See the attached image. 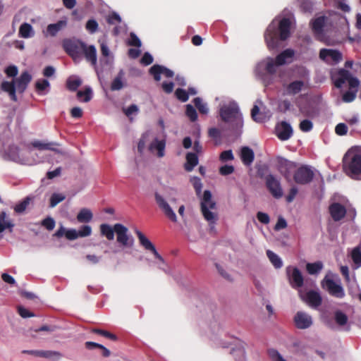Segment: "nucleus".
I'll use <instances>...</instances> for the list:
<instances>
[{"instance_id": "nucleus-1", "label": "nucleus", "mask_w": 361, "mask_h": 361, "mask_svg": "<svg viewBox=\"0 0 361 361\" xmlns=\"http://www.w3.org/2000/svg\"><path fill=\"white\" fill-rule=\"evenodd\" d=\"M295 18L291 13H283L276 17L268 26L264 38L269 50L279 47L280 41L287 39L295 25Z\"/></svg>"}, {"instance_id": "nucleus-2", "label": "nucleus", "mask_w": 361, "mask_h": 361, "mask_svg": "<svg viewBox=\"0 0 361 361\" xmlns=\"http://www.w3.org/2000/svg\"><path fill=\"white\" fill-rule=\"evenodd\" d=\"M331 78L334 85L338 88H341L343 85L348 83L349 90L343 93V102L349 103L354 101L360 85L359 80L352 76L348 71L343 68L331 70Z\"/></svg>"}, {"instance_id": "nucleus-3", "label": "nucleus", "mask_w": 361, "mask_h": 361, "mask_svg": "<svg viewBox=\"0 0 361 361\" xmlns=\"http://www.w3.org/2000/svg\"><path fill=\"white\" fill-rule=\"evenodd\" d=\"M219 116L223 121L235 130L243 127V121L237 103L231 99L222 100L219 106Z\"/></svg>"}, {"instance_id": "nucleus-4", "label": "nucleus", "mask_w": 361, "mask_h": 361, "mask_svg": "<svg viewBox=\"0 0 361 361\" xmlns=\"http://www.w3.org/2000/svg\"><path fill=\"white\" fill-rule=\"evenodd\" d=\"M165 147V140H159L150 131L144 133L137 143V150L141 154L147 150L151 154L159 157L164 156Z\"/></svg>"}, {"instance_id": "nucleus-5", "label": "nucleus", "mask_w": 361, "mask_h": 361, "mask_svg": "<svg viewBox=\"0 0 361 361\" xmlns=\"http://www.w3.org/2000/svg\"><path fill=\"white\" fill-rule=\"evenodd\" d=\"M277 68L274 58L266 57L257 63L254 69L255 75L265 86H268L272 84L271 75L276 73Z\"/></svg>"}, {"instance_id": "nucleus-6", "label": "nucleus", "mask_w": 361, "mask_h": 361, "mask_svg": "<svg viewBox=\"0 0 361 361\" xmlns=\"http://www.w3.org/2000/svg\"><path fill=\"white\" fill-rule=\"evenodd\" d=\"M310 85L306 81H302L296 78L289 82H283L281 87V92L283 96L294 97L302 92L309 89Z\"/></svg>"}, {"instance_id": "nucleus-7", "label": "nucleus", "mask_w": 361, "mask_h": 361, "mask_svg": "<svg viewBox=\"0 0 361 361\" xmlns=\"http://www.w3.org/2000/svg\"><path fill=\"white\" fill-rule=\"evenodd\" d=\"M86 44L78 39H65L63 42L64 50L70 55L74 62L79 63Z\"/></svg>"}, {"instance_id": "nucleus-8", "label": "nucleus", "mask_w": 361, "mask_h": 361, "mask_svg": "<svg viewBox=\"0 0 361 361\" xmlns=\"http://www.w3.org/2000/svg\"><path fill=\"white\" fill-rule=\"evenodd\" d=\"M216 207V203L212 200V193L209 190H204L203 197L201 202V212L204 218L211 223L215 222L216 215L209 209H213Z\"/></svg>"}, {"instance_id": "nucleus-9", "label": "nucleus", "mask_w": 361, "mask_h": 361, "mask_svg": "<svg viewBox=\"0 0 361 361\" xmlns=\"http://www.w3.org/2000/svg\"><path fill=\"white\" fill-rule=\"evenodd\" d=\"M343 169L351 178L361 180V159H343Z\"/></svg>"}, {"instance_id": "nucleus-10", "label": "nucleus", "mask_w": 361, "mask_h": 361, "mask_svg": "<svg viewBox=\"0 0 361 361\" xmlns=\"http://www.w3.org/2000/svg\"><path fill=\"white\" fill-rule=\"evenodd\" d=\"M115 233L116 235L117 243L123 247H130L133 246L134 240L128 234L127 227L121 224H114Z\"/></svg>"}, {"instance_id": "nucleus-11", "label": "nucleus", "mask_w": 361, "mask_h": 361, "mask_svg": "<svg viewBox=\"0 0 361 361\" xmlns=\"http://www.w3.org/2000/svg\"><path fill=\"white\" fill-rule=\"evenodd\" d=\"M286 274L292 288H298L303 286L304 279L298 268L291 266L287 267Z\"/></svg>"}, {"instance_id": "nucleus-12", "label": "nucleus", "mask_w": 361, "mask_h": 361, "mask_svg": "<svg viewBox=\"0 0 361 361\" xmlns=\"http://www.w3.org/2000/svg\"><path fill=\"white\" fill-rule=\"evenodd\" d=\"M135 234L139 240V243L146 250L151 252L154 257L160 262L164 263V258L157 251L155 246L139 230L135 231Z\"/></svg>"}, {"instance_id": "nucleus-13", "label": "nucleus", "mask_w": 361, "mask_h": 361, "mask_svg": "<svg viewBox=\"0 0 361 361\" xmlns=\"http://www.w3.org/2000/svg\"><path fill=\"white\" fill-rule=\"evenodd\" d=\"M314 177L313 171L308 166L298 168L294 174V180L299 184H307L312 181Z\"/></svg>"}, {"instance_id": "nucleus-14", "label": "nucleus", "mask_w": 361, "mask_h": 361, "mask_svg": "<svg viewBox=\"0 0 361 361\" xmlns=\"http://www.w3.org/2000/svg\"><path fill=\"white\" fill-rule=\"evenodd\" d=\"M32 147L39 150H51L56 152L59 154L64 155L63 149L56 142H45L35 140L30 143V147Z\"/></svg>"}, {"instance_id": "nucleus-15", "label": "nucleus", "mask_w": 361, "mask_h": 361, "mask_svg": "<svg viewBox=\"0 0 361 361\" xmlns=\"http://www.w3.org/2000/svg\"><path fill=\"white\" fill-rule=\"evenodd\" d=\"M319 58L329 64H336L342 59V54L337 50L322 49L319 52Z\"/></svg>"}, {"instance_id": "nucleus-16", "label": "nucleus", "mask_w": 361, "mask_h": 361, "mask_svg": "<svg viewBox=\"0 0 361 361\" xmlns=\"http://www.w3.org/2000/svg\"><path fill=\"white\" fill-rule=\"evenodd\" d=\"M154 197L157 204H158L159 207L162 210L165 216L172 222H176L177 216L173 210L170 207V205L164 200V198L158 192L155 193Z\"/></svg>"}, {"instance_id": "nucleus-17", "label": "nucleus", "mask_w": 361, "mask_h": 361, "mask_svg": "<svg viewBox=\"0 0 361 361\" xmlns=\"http://www.w3.org/2000/svg\"><path fill=\"white\" fill-rule=\"evenodd\" d=\"M266 186L270 193L276 199L283 196V191L280 182L272 175L266 177Z\"/></svg>"}, {"instance_id": "nucleus-18", "label": "nucleus", "mask_w": 361, "mask_h": 361, "mask_svg": "<svg viewBox=\"0 0 361 361\" xmlns=\"http://www.w3.org/2000/svg\"><path fill=\"white\" fill-rule=\"evenodd\" d=\"M82 54L84 55L86 61L87 62H90L91 65L94 67L97 74L99 75L100 72L102 71H99L97 63V49L94 45H85V47L84 48Z\"/></svg>"}, {"instance_id": "nucleus-19", "label": "nucleus", "mask_w": 361, "mask_h": 361, "mask_svg": "<svg viewBox=\"0 0 361 361\" xmlns=\"http://www.w3.org/2000/svg\"><path fill=\"white\" fill-rule=\"evenodd\" d=\"M295 326L299 329H305L312 324V319L310 315L304 312H298L294 317Z\"/></svg>"}, {"instance_id": "nucleus-20", "label": "nucleus", "mask_w": 361, "mask_h": 361, "mask_svg": "<svg viewBox=\"0 0 361 361\" xmlns=\"http://www.w3.org/2000/svg\"><path fill=\"white\" fill-rule=\"evenodd\" d=\"M276 133L281 140H287L293 135V130L289 123L282 121L277 124Z\"/></svg>"}, {"instance_id": "nucleus-21", "label": "nucleus", "mask_w": 361, "mask_h": 361, "mask_svg": "<svg viewBox=\"0 0 361 361\" xmlns=\"http://www.w3.org/2000/svg\"><path fill=\"white\" fill-rule=\"evenodd\" d=\"M329 212L334 221H341L346 214L345 207L338 202L331 204L329 207Z\"/></svg>"}, {"instance_id": "nucleus-22", "label": "nucleus", "mask_w": 361, "mask_h": 361, "mask_svg": "<svg viewBox=\"0 0 361 361\" xmlns=\"http://www.w3.org/2000/svg\"><path fill=\"white\" fill-rule=\"evenodd\" d=\"M327 20L328 19L324 16H319L315 18L312 23V30L317 37L321 41L325 40L323 32L324 30Z\"/></svg>"}, {"instance_id": "nucleus-23", "label": "nucleus", "mask_w": 361, "mask_h": 361, "mask_svg": "<svg viewBox=\"0 0 361 361\" xmlns=\"http://www.w3.org/2000/svg\"><path fill=\"white\" fill-rule=\"evenodd\" d=\"M295 59V51L292 49H286L274 59L278 66L291 63Z\"/></svg>"}, {"instance_id": "nucleus-24", "label": "nucleus", "mask_w": 361, "mask_h": 361, "mask_svg": "<svg viewBox=\"0 0 361 361\" xmlns=\"http://www.w3.org/2000/svg\"><path fill=\"white\" fill-rule=\"evenodd\" d=\"M326 288L329 293L335 298H343L345 296L343 287L333 279H329L326 281Z\"/></svg>"}, {"instance_id": "nucleus-25", "label": "nucleus", "mask_w": 361, "mask_h": 361, "mask_svg": "<svg viewBox=\"0 0 361 361\" xmlns=\"http://www.w3.org/2000/svg\"><path fill=\"white\" fill-rule=\"evenodd\" d=\"M149 73L153 75L154 78L157 81H159L161 80V75H163L166 78H172L174 75V73L160 65H154L150 68Z\"/></svg>"}, {"instance_id": "nucleus-26", "label": "nucleus", "mask_w": 361, "mask_h": 361, "mask_svg": "<svg viewBox=\"0 0 361 361\" xmlns=\"http://www.w3.org/2000/svg\"><path fill=\"white\" fill-rule=\"evenodd\" d=\"M31 80L32 75L27 71L23 72L18 78L14 80L17 91L23 93L26 90Z\"/></svg>"}, {"instance_id": "nucleus-27", "label": "nucleus", "mask_w": 361, "mask_h": 361, "mask_svg": "<svg viewBox=\"0 0 361 361\" xmlns=\"http://www.w3.org/2000/svg\"><path fill=\"white\" fill-rule=\"evenodd\" d=\"M126 73L123 70H120L118 75L114 78L111 84L112 91H118L126 85Z\"/></svg>"}, {"instance_id": "nucleus-28", "label": "nucleus", "mask_w": 361, "mask_h": 361, "mask_svg": "<svg viewBox=\"0 0 361 361\" xmlns=\"http://www.w3.org/2000/svg\"><path fill=\"white\" fill-rule=\"evenodd\" d=\"M66 25L67 21L65 20H59L56 23L49 24L47 26L46 31L44 32V34L46 37H54L61 30L65 27Z\"/></svg>"}, {"instance_id": "nucleus-29", "label": "nucleus", "mask_w": 361, "mask_h": 361, "mask_svg": "<svg viewBox=\"0 0 361 361\" xmlns=\"http://www.w3.org/2000/svg\"><path fill=\"white\" fill-rule=\"evenodd\" d=\"M306 300L309 305L314 308L318 307L322 302L320 294L314 290H310L307 293Z\"/></svg>"}, {"instance_id": "nucleus-30", "label": "nucleus", "mask_w": 361, "mask_h": 361, "mask_svg": "<svg viewBox=\"0 0 361 361\" xmlns=\"http://www.w3.org/2000/svg\"><path fill=\"white\" fill-rule=\"evenodd\" d=\"M35 35V30L30 24L27 23H23L20 25L18 30V36L20 37L28 39L33 37Z\"/></svg>"}, {"instance_id": "nucleus-31", "label": "nucleus", "mask_w": 361, "mask_h": 361, "mask_svg": "<svg viewBox=\"0 0 361 361\" xmlns=\"http://www.w3.org/2000/svg\"><path fill=\"white\" fill-rule=\"evenodd\" d=\"M1 88L3 91H4L8 94L10 98L13 101H14V102L17 101V97L16 94V92L17 90L16 87L14 80H13L12 82L3 81L1 85Z\"/></svg>"}, {"instance_id": "nucleus-32", "label": "nucleus", "mask_w": 361, "mask_h": 361, "mask_svg": "<svg viewBox=\"0 0 361 361\" xmlns=\"http://www.w3.org/2000/svg\"><path fill=\"white\" fill-rule=\"evenodd\" d=\"M14 224L7 219V215L5 212L0 213V233L4 230L8 229L10 232L13 231Z\"/></svg>"}, {"instance_id": "nucleus-33", "label": "nucleus", "mask_w": 361, "mask_h": 361, "mask_svg": "<svg viewBox=\"0 0 361 361\" xmlns=\"http://www.w3.org/2000/svg\"><path fill=\"white\" fill-rule=\"evenodd\" d=\"M295 73L296 79L302 81H306L307 84L310 85V72L305 66H296L295 68Z\"/></svg>"}, {"instance_id": "nucleus-34", "label": "nucleus", "mask_w": 361, "mask_h": 361, "mask_svg": "<svg viewBox=\"0 0 361 361\" xmlns=\"http://www.w3.org/2000/svg\"><path fill=\"white\" fill-rule=\"evenodd\" d=\"M81 84V78L75 75H71L66 80L67 88L71 91H75Z\"/></svg>"}, {"instance_id": "nucleus-35", "label": "nucleus", "mask_w": 361, "mask_h": 361, "mask_svg": "<svg viewBox=\"0 0 361 361\" xmlns=\"http://www.w3.org/2000/svg\"><path fill=\"white\" fill-rule=\"evenodd\" d=\"M93 217V214L90 209L82 208L80 210L77 215V220L80 223H88Z\"/></svg>"}, {"instance_id": "nucleus-36", "label": "nucleus", "mask_w": 361, "mask_h": 361, "mask_svg": "<svg viewBox=\"0 0 361 361\" xmlns=\"http://www.w3.org/2000/svg\"><path fill=\"white\" fill-rule=\"evenodd\" d=\"M100 233L103 236H105L107 240H113L115 233L114 226L111 227L109 224H102L100 225Z\"/></svg>"}, {"instance_id": "nucleus-37", "label": "nucleus", "mask_w": 361, "mask_h": 361, "mask_svg": "<svg viewBox=\"0 0 361 361\" xmlns=\"http://www.w3.org/2000/svg\"><path fill=\"white\" fill-rule=\"evenodd\" d=\"M49 82L46 79H39L36 81L35 87L39 94H45L49 90Z\"/></svg>"}, {"instance_id": "nucleus-38", "label": "nucleus", "mask_w": 361, "mask_h": 361, "mask_svg": "<svg viewBox=\"0 0 361 361\" xmlns=\"http://www.w3.org/2000/svg\"><path fill=\"white\" fill-rule=\"evenodd\" d=\"M123 111L125 115L129 118L130 121H133L135 116H136L139 111V107L136 104H131L128 107L123 108Z\"/></svg>"}, {"instance_id": "nucleus-39", "label": "nucleus", "mask_w": 361, "mask_h": 361, "mask_svg": "<svg viewBox=\"0 0 361 361\" xmlns=\"http://www.w3.org/2000/svg\"><path fill=\"white\" fill-rule=\"evenodd\" d=\"M62 354L55 350H40V357L51 360H58L62 357Z\"/></svg>"}, {"instance_id": "nucleus-40", "label": "nucleus", "mask_w": 361, "mask_h": 361, "mask_svg": "<svg viewBox=\"0 0 361 361\" xmlns=\"http://www.w3.org/2000/svg\"><path fill=\"white\" fill-rule=\"evenodd\" d=\"M77 97L83 102H89L92 97V90L90 87H86L84 91L77 92Z\"/></svg>"}, {"instance_id": "nucleus-41", "label": "nucleus", "mask_w": 361, "mask_h": 361, "mask_svg": "<svg viewBox=\"0 0 361 361\" xmlns=\"http://www.w3.org/2000/svg\"><path fill=\"white\" fill-rule=\"evenodd\" d=\"M267 255L275 268L279 269L282 267L283 263L281 258L274 252L267 250Z\"/></svg>"}, {"instance_id": "nucleus-42", "label": "nucleus", "mask_w": 361, "mask_h": 361, "mask_svg": "<svg viewBox=\"0 0 361 361\" xmlns=\"http://www.w3.org/2000/svg\"><path fill=\"white\" fill-rule=\"evenodd\" d=\"M192 149L193 152L187 154L186 158H198L202 155L203 147L198 141H195Z\"/></svg>"}, {"instance_id": "nucleus-43", "label": "nucleus", "mask_w": 361, "mask_h": 361, "mask_svg": "<svg viewBox=\"0 0 361 361\" xmlns=\"http://www.w3.org/2000/svg\"><path fill=\"white\" fill-rule=\"evenodd\" d=\"M323 268V264L321 262L314 263H307L306 269L310 274H318Z\"/></svg>"}, {"instance_id": "nucleus-44", "label": "nucleus", "mask_w": 361, "mask_h": 361, "mask_svg": "<svg viewBox=\"0 0 361 361\" xmlns=\"http://www.w3.org/2000/svg\"><path fill=\"white\" fill-rule=\"evenodd\" d=\"M343 158H361V147L353 146L345 154Z\"/></svg>"}, {"instance_id": "nucleus-45", "label": "nucleus", "mask_w": 361, "mask_h": 361, "mask_svg": "<svg viewBox=\"0 0 361 361\" xmlns=\"http://www.w3.org/2000/svg\"><path fill=\"white\" fill-rule=\"evenodd\" d=\"M193 102L195 106L197 108L199 111L203 114H207L209 112V108L207 104L204 102L202 99L200 97H196L194 99Z\"/></svg>"}, {"instance_id": "nucleus-46", "label": "nucleus", "mask_w": 361, "mask_h": 361, "mask_svg": "<svg viewBox=\"0 0 361 361\" xmlns=\"http://www.w3.org/2000/svg\"><path fill=\"white\" fill-rule=\"evenodd\" d=\"M251 116L254 121L256 122H263L265 120V116L259 112V106L255 104L251 111Z\"/></svg>"}, {"instance_id": "nucleus-47", "label": "nucleus", "mask_w": 361, "mask_h": 361, "mask_svg": "<svg viewBox=\"0 0 361 361\" xmlns=\"http://www.w3.org/2000/svg\"><path fill=\"white\" fill-rule=\"evenodd\" d=\"M92 332L96 334H98L99 336H104V337L109 338L111 341H117V339H118L116 335H115L108 331H106V330H103V329H92Z\"/></svg>"}, {"instance_id": "nucleus-48", "label": "nucleus", "mask_w": 361, "mask_h": 361, "mask_svg": "<svg viewBox=\"0 0 361 361\" xmlns=\"http://www.w3.org/2000/svg\"><path fill=\"white\" fill-rule=\"evenodd\" d=\"M334 317L336 324L339 326L345 325L348 320L347 315L340 310L335 312Z\"/></svg>"}, {"instance_id": "nucleus-49", "label": "nucleus", "mask_w": 361, "mask_h": 361, "mask_svg": "<svg viewBox=\"0 0 361 361\" xmlns=\"http://www.w3.org/2000/svg\"><path fill=\"white\" fill-rule=\"evenodd\" d=\"M30 200L31 198L30 197H26L23 201L15 206V212L18 214L23 212L29 205Z\"/></svg>"}, {"instance_id": "nucleus-50", "label": "nucleus", "mask_w": 361, "mask_h": 361, "mask_svg": "<svg viewBox=\"0 0 361 361\" xmlns=\"http://www.w3.org/2000/svg\"><path fill=\"white\" fill-rule=\"evenodd\" d=\"M65 199L66 196L60 193H54L50 197L49 205L51 207H54Z\"/></svg>"}, {"instance_id": "nucleus-51", "label": "nucleus", "mask_w": 361, "mask_h": 361, "mask_svg": "<svg viewBox=\"0 0 361 361\" xmlns=\"http://www.w3.org/2000/svg\"><path fill=\"white\" fill-rule=\"evenodd\" d=\"M185 114L191 121H195L197 118V111L191 104L186 105Z\"/></svg>"}, {"instance_id": "nucleus-52", "label": "nucleus", "mask_w": 361, "mask_h": 361, "mask_svg": "<svg viewBox=\"0 0 361 361\" xmlns=\"http://www.w3.org/2000/svg\"><path fill=\"white\" fill-rule=\"evenodd\" d=\"M299 128L302 132H310L313 128V123L309 119H304L300 123Z\"/></svg>"}, {"instance_id": "nucleus-53", "label": "nucleus", "mask_w": 361, "mask_h": 361, "mask_svg": "<svg viewBox=\"0 0 361 361\" xmlns=\"http://www.w3.org/2000/svg\"><path fill=\"white\" fill-rule=\"evenodd\" d=\"M41 224L48 231H51L54 228L56 224L53 218L48 216L42 221Z\"/></svg>"}, {"instance_id": "nucleus-54", "label": "nucleus", "mask_w": 361, "mask_h": 361, "mask_svg": "<svg viewBox=\"0 0 361 361\" xmlns=\"http://www.w3.org/2000/svg\"><path fill=\"white\" fill-rule=\"evenodd\" d=\"M85 28L90 33L93 34L98 29V23L95 20L90 19L87 22Z\"/></svg>"}, {"instance_id": "nucleus-55", "label": "nucleus", "mask_w": 361, "mask_h": 361, "mask_svg": "<svg viewBox=\"0 0 361 361\" xmlns=\"http://www.w3.org/2000/svg\"><path fill=\"white\" fill-rule=\"evenodd\" d=\"M240 158H254L255 154L249 147H243L240 149Z\"/></svg>"}, {"instance_id": "nucleus-56", "label": "nucleus", "mask_w": 361, "mask_h": 361, "mask_svg": "<svg viewBox=\"0 0 361 361\" xmlns=\"http://www.w3.org/2000/svg\"><path fill=\"white\" fill-rule=\"evenodd\" d=\"M114 56H102L100 59V64L103 67H108L109 68L113 67L114 65Z\"/></svg>"}, {"instance_id": "nucleus-57", "label": "nucleus", "mask_w": 361, "mask_h": 361, "mask_svg": "<svg viewBox=\"0 0 361 361\" xmlns=\"http://www.w3.org/2000/svg\"><path fill=\"white\" fill-rule=\"evenodd\" d=\"M128 44L130 46H134L137 48L140 47L142 45L140 39L137 37V36L133 33L131 32L130 34V37L128 39Z\"/></svg>"}, {"instance_id": "nucleus-58", "label": "nucleus", "mask_w": 361, "mask_h": 361, "mask_svg": "<svg viewBox=\"0 0 361 361\" xmlns=\"http://www.w3.org/2000/svg\"><path fill=\"white\" fill-rule=\"evenodd\" d=\"M78 233L80 238L87 237L92 233V228L88 225H83L80 227Z\"/></svg>"}, {"instance_id": "nucleus-59", "label": "nucleus", "mask_w": 361, "mask_h": 361, "mask_svg": "<svg viewBox=\"0 0 361 361\" xmlns=\"http://www.w3.org/2000/svg\"><path fill=\"white\" fill-rule=\"evenodd\" d=\"M175 94L176 97L183 102H185L188 99V93L183 89L178 88L176 90Z\"/></svg>"}, {"instance_id": "nucleus-60", "label": "nucleus", "mask_w": 361, "mask_h": 361, "mask_svg": "<svg viewBox=\"0 0 361 361\" xmlns=\"http://www.w3.org/2000/svg\"><path fill=\"white\" fill-rule=\"evenodd\" d=\"M279 106L281 111L286 112L288 111H290L292 109L293 104L290 100L286 99L282 100L279 103Z\"/></svg>"}, {"instance_id": "nucleus-61", "label": "nucleus", "mask_w": 361, "mask_h": 361, "mask_svg": "<svg viewBox=\"0 0 361 361\" xmlns=\"http://www.w3.org/2000/svg\"><path fill=\"white\" fill-rule=\"evenodd\" d=\"M257 218L259 222L264 224H268L270 221L269 216L262 212H258L257 213Z\"/></svg>"}, {"instance_id": "nucleus-62", "label": "nucleus", "mask_w": 361, "mask_h": 361, "mask_svg": "<svg viewBox=\"0 0 361 361\" xmlns=\"http://www.w3.org/2000/svg\"><path fill=\"white\" fill-rule=\"evenodd\" d=\"M334 4L337 6L338 8L341 9L343 11L349 12L350 7L345 1V0H336Z\"/></svg>"}, {"instance_id": "nucleus-63", "label": "nucleus", "mask_w": 361, "mask_h": 361, "mask_svg": "<svg viewBox=\"0 0 361 361\" xmlns=\"http://www.w3.org/2000/svg\"><path fill=\"white\" fill-rule=\"evenodd\" d=\"M269 355L274 361H286L285 360L280 353L274 349L269 350Z\"/></svg>"}, {"instance_id": "nucleus-64", "label": "nucleus", "mask_w": 361, "mask_h": 361, "mask_svg": "<svg viewBox=\"0 0 361 361\" xmlns=\"http://www.w3.org/2000/svg\"><path fill=\"white\" fill-rule=\"evenodd\" d=\"M352 259L355 264H361V251L358 247L353 250Z\"/></svg>"}]
</instances>
